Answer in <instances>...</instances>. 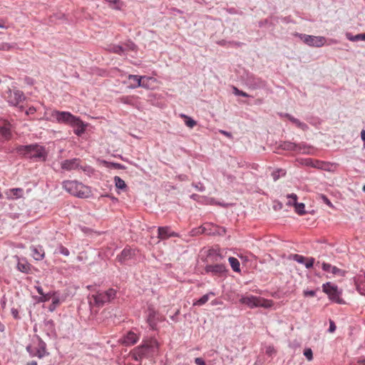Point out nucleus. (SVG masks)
<instances>
[{
    "label": "nucleus",
    "instance_id": "20e7f679",
    "mask_svg": "<svg viewBox=\"0 0 365 365\" xmlns=\"http://www.w3.org/2000/svg\"><path fill=\"white\" fill-rule=\"evenodd\" d=\"M157 348L155 341H146L143 344L135 347L131 352L133 359L135 361H140L142 359L148 357Z\"/></svg>",
    "mask_w": 365,
    "mask_h": 365
},
{
    "label": "nucleus",
    "instance_id": "cd10ccee",
    "mask_svg": "<svg viewBox=\"0 0 365 365\" xmlns=\"http://www.w3.org/2000/svg\"><path fill=\"white\" fill-rule=\"evenodd\" d=\"M44 329L48 335L53 334L55 332V325L52 319L44 320L43 322Z\"/></svg>",
    "mask_w": 365,
    "mask_h": 365
},
{
    "label": "nucleus",
    "instance_id": "774afa93",
    "mask_svg": "<svg viewBox=\"0 0 365 365\" xmlns=\"http://www.w3.org/2000/svg\"><path fill=\"white\" fill-rule=\"evenodd\" d=\"M280 116L282 117H284V118H287V119H289V116H290L291 115L289 114V113H280L279 114Z\"/></svg>",
    "mask_w": 365,
    "mask_h": 365
},
{
    "label": "nucleus",
    "instance_id": "a211bd4d",
    "mask_svg": "<svg viewBox=\"0 0 365 365\" xmlns=\"http://www.w3.org/2000/svg\"><path fill=\"white\" fill-rule=\"evenodd\" d=\"M280 147L282 149L285 150L301 152L306 148V145L304 144H296L289 141H285L280 145Z\"/></svg>",
    "mask_w": 365,
    "mask_h": 365
},
{
    "label": "nucleus",
    "instance_id": "b1692460",
    "mask_svg": "<svg viewBox=\"0 0 365 365\" xmlns=\"http://www.w3.org/2000/svg\"><path fill=\"white\" fill-rule=\"evenodd\" d=\"M158 237L161 240L168 239L170 237H175L177 236V235L173 232H170V228L168 227H158Z\"/></svg>",
    "mask_w": 365,
    "mask_h": 365
},
{
    "label": "nucleus",
    "instance_id": "72a5a7b5",
    "mask_svg": "<svg viewBox=\"0 0 365 365\" xmlns=\"http://www.w3.org/2000/svg\"><path fill=\"white\" fill-rule=\"evenodd\" d=\"M114 182L115 187L118 189L123 190L126 187L125 181L118 176L114 177Z\"/></svg>",
    "mask_w": 365,
    "mask_h": 365
},
{
    "label": "nucleus",
    "instance_id": "0e129e2a",
    "mask_svg": "<svg viewBox=\"0 0 365 365\" xmlns=\"http://www.w3.org/2000/svg\"><path fill=\"white\" fill-rule=\"evenodd\" d=\"M35 289L40 295H43V291L41 286H35Z\"/></svg>",
    "mask_w": 365,
    "mask_h": 365
},
{
    "label": "nucleus",
    "instance_id": "393cba45",
    "mask_svg": "<svg viewBox=\"0 0 365 365\" xmlns=\"http://www.w3.org/2000/svg\"><path fill=\"white\" fill-rule=\"evenodd\" d=\"M141 77L142 76H140L130 74L128 76V80L130 81V85L129 86V88H136L140 87V86H145L141 82Z\"/></svg>",
    "mask_w": 365,
    "mask_h": 365
},
{
    "label": "nucleus",
    "instance_id": "4d7b16f0",
    "mask_svg": "<svg viewBox=\"0 0 365 365\" xmlns=\"http://www.w3.org/2000/svg\"><path fill=\"white\" fill-rule=\"evenodd\" d=\"M11 312L15 319H20V317L19 315V311L16 309L12 308L11 310Z\"/></svg>",
    "mask_w": 365,
    "mask_h": 365
},
{
    "label": "nucleus",
    "instance_id": "5fc2aeb1",
    "mask_svg": "<svg viewBox=\"0 0 365 365\" xmlns=\"http://www.w3.org/2000/svg\"><path fill=\"white\" fill-rule=\"evenodd\" d=\"M26 351L29 353L31 356H36V354H35L36 349L33 348L31 345L26 346Z\"/></svg>",
    "mask_w": 365,
    "mask_h": 365
},
{
    "label": "nucleus",
    "instance_id": "052dcab7",
    "mask_svg": "<svg viewBox=\"0 0 365 365\" xmlns=\"http://www.w3.org/2000/svg\"><path fill=\"white\" fill-rule=\"evenodd\" d=\"M195 363L197 365H205V361L202 358H200V357L195 358Z\"/></svg>",
    "mask_w": 365,
    "mask_h": 365
},
{
    "label": "nucleus",
    "instance_id": "bb28decb",
    "mask_svg": "<svg viewBox=\"0 0 365 365\" xmlns=\"http://www.w3.org/2000/svg\"><path fill=\"white\" fill-rule=\"evenodd\" d=\"M287 205L289 206H292V205L294 206L295 212L300 215H302L306 213L305 210H304L305 205L302 202H291V200H289L287 202Z\"/></svg>",
    "mask_w": 365,
    "mask_h": 365
},
{
    "label": "nucleus",
    "instance_id": "473e14b6",
    "mask_svg": "<svg viewBox=\"0 0 365 365\" xmlns=\"http://www.w3.org/2000/svg\"><path fill=\"white\" fill-rule=\"evenodd\" d=\"M181 118H185V124L190 128H192L194 126L197 125V122L191 118L190 117L187 116L185 114H181Z\"/></svg>",
    "mask_w": 365,
    "mask_h": 365
},
{
    "label": "nucleus",
    "instance_id": "bf43d9fd",
    "mask_svg": "<svg viewBox=\"0 0 365 365\" xmlns=\"http://www.w3.org/2000/svg\"><path fill=\"white\" fill-rule=\"evenodd\" d=\"M336 330V325L334 321L330 320L329 321V331L332 333Z\"/></svg>",
    "mask_w": 365,
    "mask_h": 365
},
{
    "label": "nucleus",
    "instance_id": "3c124183",
    "mask_svg": "<svg viewBox=\"0 0 365 365\" xmlns=\"http://www.w3.org/2000/svg\"><path fill=\"white\" fill-rule=\"evenodd\" d=\"M320 198L323 200V202L327 204L328 206L332 207H333V205L332 203L331 202V201L329 200V198L324 195H320Z\"/></svg>",
    "mask_w": 365,
    "mask_h": 365
},
{
    "label": "nucleus",
    "instance_id": "4c0bfd02",
    "mask_svg": "<svg viewBox=\"0 0 365 365\" xmlns=\"http://www.w3.org/2000/svg\"><path fill=\"white\" fill-rule=\"evenodd\" d=\"M78 169H81L84 173H86L88 175H91V174L93 173L94 171L93 168L91 166L88 165H82L81 163Z\"/></svg>",
    "mask_w": 365,
    "mask_h": 365
},
{
    "label": "nucleus",
    "instance_id": "412c9836",
    "mask_svg": "<svg viewBox=\"0 0 365 365\" xmlns=\"http://www.w3.org/2000/svg\"><path fill=\"white\" fill-rule=\"evenodd\" d=\"M37 339L38 346L36 348L35 354H36V356L39 359H41L43 356L48 355V353L46 351V344L38 336H37Z\"/></svg>",
    "mask_w": 365,
    "mask_h": 365
},
{
    "label": "nucleus",
    "instance_id": "f8f14e48",
    "mask_svg": "<svg viewBox=\"0 0 365 365\" xmlns=\"http://www.w3.org/2000/svg\"><path fill=\"white\" fill-rule=\"evenodd\" d=\"M227 272V269L225 264H207L205 267V272L211 273L213 276L221 277Z\"/></svg>",
    "mask_w": 365,
    "mask_h": 365
},
{
    "label": "nucleus",
    "instance_id": "423d86ee",
    "mask_svg": "<svg viewBox=\"0 0 365 365\" xmlns=\"http://www.w3.org/2000/svg\"><path fill=\"white\" fill-rule=\"evenodd\" d=\"M322 290L331 301L338 304L344 303L343 299L340 297L342 290L339 289L337 285L329 282L322 284Z\"/></svg>",
    "mask_w": 365,
    "mask_h": 365
},
{
    "label": "nucleus",
    "instance_id": "680f3d73",
    "mask_svg": "<svg viewBox=\"0 0 365 365\" xmlns=\"http://www.w3.org/2000/svg\"><path fill=\"white\" fill-rule=\"evenodd\" d=\"M287 197L292 200V202H297V195L294 193L289 194L287 195Z\"/></svg>",
    "mask_w": 365,
    "mask_h": 365
},
{
    "label": "nucleus",
    "instance_id": "4be33fe9",
    "mask_svg": "<svg viewBox=\"0 0 365 365\" xmlns=\"http://www.w3.org/2000/svg\"><path fill=\"white\" fill-rule=\"evenodd\" d=\"M7 199L16 200L21 198L24 195V190L22 188L16 187L8 190L5 192Z\"/></svg>",
    "mask_w": 365,
    "mask_h": 365
},
{
    "label": "nucleus",
    "instance_id": "dca6fc26",
    "mask_svg": "<svg viewBox=\"0 0 365 365\" xmlns=\"http://www.w3.org/2000/svg\"><path fill=\"white\" fill-rule=\"evenodd\" d=\"M86 124H85L78 117H75V120H73V123H71V126L74 128V133L81 136L83 133H84L86 128Z\"/></svg>",
    "mask_w": 365,
    "mask_h": 365
},
{
    "label": "nucleus",
    "instance_id": "864d4df0",
    "mask_svg": "<svg viewBox=\"0 0 365 365\" xmlns=\"http://www.w3.org/2000/svg\"><path fill=\"white\" fill-rule=\"evenodd\" d=\"M282 173V175H285V172L284 170H282L273 172L272 177H273V179H274V181H276V180H277L279 179V174H277V173Z\"/></svg>",
    "mask_w": 365,
    "mask_h": 365
},
{
    "label": "nucleus",
    "instance_id": "9d476101",
    "mask_svg": "<svg viewBox=\"0 0 365 365\" xmlns=\"http://www.w3.org/2000/svg\"><path fill=\"white\" fill-rule=\"evenodd\" d=\"M51 116L56 118L58 123H66L70 125L73 123V120H75L76 117L69 112L59 110H53L51 113Z\"/></svg>",
    "mask_w": 365,
    "mask_h": 365
},
{
    "label": "nucleus",
    "instance_id": "7c9ffc66",
    "mask_svg": "<svg viewBox=\"0 0 365 365\" xmlns=\"http://www.w3.org/2000/svg\"><path fill=\"white\" fill-rule=\"evenodd\" d=\"M228 261H229L230 266H231L232 269H233V271H235L236 272H240V264L239 260L237 258L233 257H230L228 259Z\"/></svg>",
    "mask_w": 365,
    "mask_h": 365
},
{
    "label": "nucleus",
    "instance_id": "2eb2a0df",
    "mask_svg": "<svg viewBox=\"0 0 365 365\" xmlns=\"http://www.w3.org/2000/svg\"><path fill=\"white\" fill-rule=\"evenodd\" d=\"M159 321V314L153 307H149L148 309L147 322L154 329Z\"/></svg>",
    "mask_w": 365,
    "mask_h": 365
},
{
    "label": "nucleus",
    "instance_id": "69168bd1",
    "mask_svg": "<svg viewBox=\"0 0 365 365\" xmlns=\"http://www.w3.org/2000/svg\"><path fill=\"white\" fill-rule=\"evenodd\" d=\"M36 112V108L34 107H31L29 108V110L26 111V114H34Z\"/></svg>",
    "mask_w": 365,
    "mask_h": 365
},
{
    "label": "nucleus",
    "instance_id": "5701e85b",
    "mask_svg": "<svg viewBox=\"0 0 365 365\" xmlns=\"http://www.w3.org/2000/svg\"><path fill=\"white\" fill-rule=\"evenodd\" d=\"M139 340V336L133 331H128L126 335L124 336L123 343L125 346H131L135 344Z\"/></svg>",
    "mask_w": 365,
    "mask_h": 365
},
{
    "label": "nucleus",
    "instance_id": "a19ab883",
    "mask_svg": "<svg viewBox=\"0 0 365 365\" xmlns=\"http://www.w3.org/2000/svg\"><path fill=\"white\" fill-rule=\"evenodd\" d=\"M208 257L212 259V261L217 262L222 258V256L220 253H217L216 251H210Z\"/></svg>",
    "mask_w": 365,
    "mask_h": 365
},
{
    "label": "nucleus",
    "instance_id": "603ef678",
    "mask_svg": "<svg viewBox=\"0 0 365 365\" xmlns=\"http://www.w3.org/2000/svg\"><path fill=\"white\" fill-rule=\"evenodd\" d=\"M150 78H148L145 76H143L141 77V82L143 84H144L145 86H140V87H142V88H148V81H150Z\"/></svg>",
    "mask_w": 365,
    "mask_h": 365
},
{
    "label": "nucleus",
    "instance_id": "de8ad7c7",
    "mask_svg": "<svg viewBox=\"0 0 365 365\" xmlns=\"http://www.w3.org/2000/svg\"><path fill=\"white\" fill-rule=\"evenodd\" d=\"M105 163L108 164V167L115 169H124L125 166L122 164L118 163H107L105 161Z\"/></svg>",
    "mask_w": 365,
    "mask_h": 365
},
{
    "label": "nucleus",
    "instance_id": "8fccbe9b",
    "mask_svg": "<svg viewBox=\"0 0 365 365\" xmlns=\"http://www.w3.org/2000/svg\"><path fill=\"white\" fill-rule=\"evenodd\" d=\"M306 263L304 262V264H305V267L307 269H310L313 267L314 264V258L313 257H309V258H306Z\"/></svg>",
    "mask_w": 365,
    "mask_h": 365
},
{
    "label": "nucleus",
    "instance_id": "1a4fd4ad",
    "mask_svg": "<svg viewBox=\"0 0 365 365\" xmlns=\"http://www.w3.org/2000/svg\"><path fill=\"white\" fill-rule=\"evenodd\" d=\"M245 82V84L252 89L263 88L266 86V82L264 80L252 73H247L246 75Z\"/></svg>",
    "mask_w": 365,
    "mask_h": 365
},
{
    "label": "nucleus",
    "instance_id": "ddd939ff",
    "mask_svg": "<svg viewBox=\"0 0 365 365\" xmlns=\"http://www.w3.org/2000/svg\"><path fill=\"white\" fill-rule=\"evenodd\" d=\"M80 163H81V160L79 158H76L69 160H65L61 163V168L62 170L66 171L77 170L80 167Z\"/></svg>",
    "mask_w": 365,
    "mask_h": 365
},
{
    "label": "nucleus",
    "instance_id": "6e6552de",
    "mask_svg": "<svg viewBox=\"0 0 365 365\" xmlns=\"http://www.w3.org/2000/svg\"><path fill=\"white\" fill-rule=\"evenodd\" d=\"M294 36L299 37L304 43L309 46L321 47L326 42V38L324 36H316L299 33H296Z\"/></svg>",
    "mask_w": 365,
    "mask_h": 365
},
{
    "label": "nucleus",
    "instance_id": "e433bc0d",
    "mask_svg": "<svg viewBox=\"0 0 365 365\" xmlns=\"http://www.w3.org/2000/svg\"><path fill=\"white\" fill-rule=\"evenodd\" d=\"M289 259H293L296 262H297L298 263H300V264H304L305 260H306V257L302 256V255H298V254H294V255H291L289 257Z\"/></svg>",
    "mask_w": 365,
    "mask_h": 365
},
{
    "label": "nucleus",
    "instance_id": "0eeeda50",
    "mask_svg": "<svg viewBox=\"0 0 365 365\" xmlns=\"http://www.w3.org/2000/svg\"><path fill=\"white\" fill-rule=\"evenodd\" d=\"M3 96L8 103L13 106H17L21 102L25 100L24 94L21 91L17 89L12 91L10 88H8Z\"/></svg>",
    "mask_w": 365,
    "mask_h": 365
},
{
    "label": "nucleus",
    "instance_id": "79ce46f5",
    "mask_svg": "<svg viewBox=\"0 0 365 365\" xmlns=\"http://www.w3.org/2000/svg\"><path fill=\"white\" fill-rule=\"evenodd\" d=\"M325 165H326V163L324 161H321V160H313L312 165H311V167L315 168L317 169H324Z\"/></svg>",
    "mask_w": 365,
    "mask_h": 365
},
{
    "label": "nucleus",
    "instance_id": "f03ea898",
    "mask_svg": "<svg viewBox=\"0 0 365 365\" xmlns=\"http://www.w3.org/2000/svg\"><path fill=\"white\" fill-rule=\"evenodd\" d=\"M62 187L69 194L79 198H88L92 195L91 188L77 180H64Z\"/></svg>",
    "mask_w": 365,
    "mask_h": 365
},
{
    "label": "nucleus",
    "instance_id": "4468645a",
    "mask_svg": "<svg viewBox=\"0 0 365 365\" xmlns=\"http://www.w3.org/2000/svg\"><path fill=\"white\" fill-rule=\"evenodd\" d=\"M217 227L212 224H206L205 226L200 227L192 230V235L206 234L208 235H215L217 232Z\"/></svg>",
    "mask_w": 365,
    "mask_h": 365
},
{
    "label": "nucleus",
    "instance_id": "c85d7f7f",
    "mask_svg": "<svg viewBox=\"0 0 365 365\" xmlns=\"http://www.w3.org/2000/svg\"><path fill=\"white\" fill-rule=\"evenodd\" d=\"M288 120H290L294 124H295L296 126H297L299 128L302 129V130H307L309 128L308 125L306 123L301 122L299 119L294 118L292 115L290 116H289Z\"/></svg>",
    "mask_w": 365,
    "mask_h": 365
},
{
    "label": "nucleus",
    "instance_id": "f3484780",
    "mask_svg": "<svg viewBox=\"0 0 365 365\" xmlns=\"http://www.w3.org/2000/svg\"><path fill=\"white\" fill-rule=\"evenodd\" d=\"M12 133L11 131V125L5 123L3 125H0V140L4 142L11 138Z\"/></svg>",
    "mask_w": 365,
    "mask_h": 365
},
{
    "label": "nucleus",
    "instance_id": "a878e982",
    "mask_svg": "<svg viewBox=\"0 0 365 365\" xmlns=\"http://www.w3.org/2000/svg\"><path fill=\"white\" fill-rule=\"evenodd\" d=\"M30 249L35 260L39 261L43 259L44 257V252L41 247L31 246Z\"/></svg>",
    "mask_w": 365,
    "mask_h": 365
},
{
    "label": "nucleus",
    "instance_id": "7ed1b4c3",
    "mask_svg": "<svg viewBox=\"0 0 365 365\" xmlns=\"http://www.w3.org/2000/svg\"><path fill=\"white\" fill-rule=\"evenodd\" d=\"M117 294V290L110 288L105 292L98 291L95 294L88 295V299L91 307H96L100 308L106 303L110 302L114 299Z\"/></svg>",
    "mask_w": 365,
    "mask_h": 365
},
{
    "label": "nucleus",
    "instance_id": "c756f323",
    "mask_svg": "<svg viewBox=\"0 0 365 365\" xmlns=\"http://www.w3.org/2000/svg\"><path fill=\"white\" fill-rule=\"evenodd\" d=\"M210 295L215 296V293L212 292H210L209 293L204 294L198 300L195 301L193 303V305L194 306H202V305L205 304L209 300Z\"/></svg>",
    "mask_w": 365,
    "mask_h": 365
},
{
    "label": "nucleus",
    "instance_id": "e2e57ef3",
    "mask_svg": "<svg viewBox=\"0 0 365 365\" xmlns=\"http://www.w3.org/2000/svg\"><path fill=\"white\" fill-rule=\"evenodd\" d=\"M220 133L223 134L224 135L227 136V138H232V135L231 133L227 132L226 130H220Z\"/></svg>",
    "mask_w": 365,
    "mask_h": 365
},
{
    "label": "nucleus",
    "instance_id": "c9c22d12",
    "mask_svg": "<svg viewBox=\"0 0 365 365\" xmlns=\"http://www.w3.org/2000/svg\"><path fill=\"white\" fill-rule=\"evenodd\" d=\"M16 47V43H9L3 42L0 43V51H10Z\"/></svg>",
    "mask_w": 365,
    "mask_h": 365
},
{
    "label": "nucleus",
    "instance_id": "338daca9",
    "mask_svg": "<svg viewBox=\"0 0 365 365\" xmlns=\"http://www.w3.org/2000/svg\"><path fill=\"white\" fill-rule=\"evenodd\" d=\"M361 138L363 141L365 140V130H362L361 132Z\"/></svg>",
    "mask_w": 365,
    "mask_h": 365
},
{
    "label": "nucleus",
    "instance_id": "39448f33",
    "mask_svg": "<svg viewBox=\"0 0 365 365\" xmlns=\"http://www.w3.org/2000/svg\"><path fill=\"white\" fill-rule=\"evenodd\" d=\"M240 302L241 304L247 305L250 308H269L271 307L273 304V302L271 300L252 295L242 296V297L240 299Z\"/></svg>",
    "mask_w": 365,
    "mask_h": 365
},
{
    "label": "nucleus",
    "instance_id": "6e6d98bb",
    "mask_svg": "<svg viewBox=\"0 0 365 365\" xmlns=\"http://www.w3.org/2000/svg\"><path fill=\"white\" fill-rule=\"evenodd\" d=\"M276 351L273 346H269L266 349V354L269 356H272V354H275Z\"/></svg>",
    "mask_w": 365,
    "mask_h": 365
},
{
    "label": "nucleus",
    "instance_id": "aec40b11",
    "mask_svg": "<svg viewBox=\"0 0 365 365\" xmlns=\"http://www.w3.org/2000/svg\"><path fill=\"white\" fill-rule=\"evenodd\" d=\"M322 269L327 272L331 273L334 275L344 276L345 272L338 267L331 265V264L323 262Z\"/></svg>",
    "mask_w": 365,
    "mask_h": 365
},
{
    "label": "nucleus",
    "instance_id": "f704fd0d",
    "mask_svg": "<svg viewBox=\"0 0 365 365\" xmlns=\"http://www.w3.org/2000/svg\"><path fill=\"white\" fill-rule=\"evenodd\" d=\"M110 52L118 54L123 55V46L121 45H112L108 48Z\"/></svg>",
    "mask_w": 365,
    "mask_h": 365
},
{
    "label": "nucleus",
    "instance_id": "2f4dec72",
    "mask_svg": "<svg viewBox=\"0 0 365 365\" xmlns=\"http://www.w3.org/2000/svg\"><path fill=\"white\" fill-rule=\"evenodd\" d=\"M121 46H123V55H125L126 51H135L137 48L136 45L131 41H128L123 43Z\"/></svg>",
    "mask_w": 365,
    "mask_h": 365
},
{
    "label": "nucleus",
    "instance_id": "9b49d317",
    "mask_svg": "<svg viewBox=\"0 0 365 365\" xmlns=\"http://www.w3.org/2000/svg\"><path fill=\"white\" fill-rule=\"evenodd\" d=\"M136 255V250L130 247H125L116 257V260L121 264H126L128 261L134 259Z\"/></svg>",
    "mask_w": 365,
    "mask_h": 365
},
{
    "label": "nucleus",
    "instance_id": "c03bdc74",
    "mask_svg": "<svg viewBox=\"0 0 365 365\" xmlns=\"http://www.w3.org/2000/svg\"><path fill=\"white\" fill-rule=\"evenodd\" d=\"M55 294H56L55 292H48L47 294H45L43 292V295H41L40 302H47L53 297H55Z\"/></svg>",
    "mask_w": 365,
    "mask_h": 365
},
{
    "label": "nucleus",
    "instance_id": "6ab92c4d",
    "mask_svg": "<svg viewBox=\"0 0 365 365\" xmlns=\"http://www.w3.org/2000/svg\"><path fill=\"white\" fill-rule=\"evenodd\" d=\"M17 258V269L21 272L29 274L31 271L32 266L29 264L25 258H19V257H16Z\"/></svg>",
    "mask_w": 365,
    "mask_h": 365
},
{
    "label": "nucleus",
    "instance_id": "37998d69",
    "mask_svg": "<svg viewBox=\"0 0 365 365\" xmlns=\"http://www.w3.org/2000/svg\"><path fill=\"white\" fill-rule=\"evenodd\" d=\"M312 158H299L297 159V161L302 165L311 167V165H312Z\"/></svg>",
    "mask_w": 365,
    "mask_h": 365
},
{
    "label": "nucleus",
    "instance_id": "ea45409f",
    "mask_svg": "<svg viewBox=\"0 0 365 365\" xmlns=\"http://www.w3.org/2000/svg\"><path fill=\"white\" fill-rule=\"evenodd\" d=\"M55 252L56 253L61 254V255H64L66 257H68L70 255L69 250L66 247H65L64 246H63L61 245H60L57 247V249H56Z\"/></svg>",
    "mask_w": 365,
    "mask_h": 365
},
{
    "label": "nucleus",
    "instance_id": "58836bf2",
    "mask_svg": "<svg viewBox=\"0 0 365 365\" xmlns=\"http://www.w3.org/2000/svg\"><path fill=\"white\" fill-rule=\"evenodd\" d=\"M60 304V300H59V298L58 297H52V303L49 306V311L51 312H53L56 307L59 305Z\"/></svg>",
    "mask_w": 365,
    "mask_h": 365
},
{
    "label": "nucleus",
    "instance_id": "f257e3e1",
    "mask_svg": "<svg viewBox=\"0 0 365 365\" xmlns=\"http://www.w3.org/2000/svg\"><path fill=\"white\" fill-rule=\"evenodd\" d=\"M16 152L18 155L34 161H46L48 155L45 147L37 143L19 145L16 148Z\"/></svg>",
    "mask_w": 365,
    "mask_h": 365
},
{
    "label": "nucleus",
    "instance_id": "09e8293b",
    "mask_svg": "<svg viewBox=\"0 0 365 365\" xmlns=\"http://www.w3.org/2000/svg\"><path fill=\"white\" fill-rule=\"evenodd\" d=\"M362 34H357L356 36H351L350 34H346V38L351 41H359V40H362Z\"/></svg>",
    "mask_w": 365,
    "mask_h": 365
},
{
    "label": "nucleus",
    "instance_id": "13d9d810",
    "mask_svg": "<svg viewBox=\"0 0 365 365\" xmlns=\"http://www.w3.org/2000/svg\"><path fill=\"white\" fill-rule=\"evenodd\" d=\"M304 295L305 297H314L316 292L314 290H305L304 291Z\"/></svg>",
    "mask_w": 365,
    "mask_h": 365
},
{
    "label": "nucleus",
    "instance_id": "a18cd8bd",
    "mask_svg": "<svg viewBox=\"0 0 365 365\" xmlns=\"http://www.w3.org/2000/svg\"><path fill=\"white\" fill-rule=\"evenodd\" d=\"M233 93L235 95V96H243V97H250V96L246 92H244L241 90H239L237 87H233Z\"/></svg>",
    "mask_w": 365,
    "mask_h": 365
},
{
    "label": "nucleus",
    "instance_id": "49530a36",
    "mask_svg": "<svg viewBox=\"0 0 365 365\" xmlns=\"http://www.w3.org/2000/svg\"><path fill=\"white\" fill-rule=\"evenodd\" d=\"M304 355L309 361L313 359V352L310 348H307L304 350Z\"/></svg>",
    "mask_w": 365,
    "mask_h": 365
}]
</instances>
